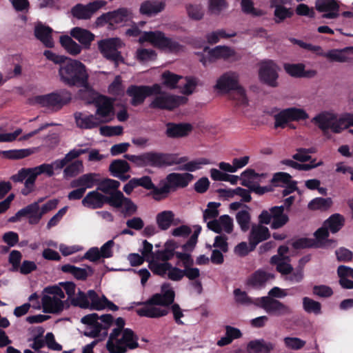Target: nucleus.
Masks as SVG:
<instances>
[{"mask_svg": "<svg viewBox=\"0 0 353 353\" xmlns=\"http://www.w3.org/2000/svg\"><path fill=\"white\" fill-rule=\"evenodd\" d=\"M175 292L170 283H165L161 287V292L153 294L145 302H137V305H144L136 310L139 316L148 318H159L166 316L169 313L168 308L161 309L154 307L160 305L170 306L174 301Z\"/></svg>", "mask_w": 353, "mask_h": 353, "instance_id": "nucleus-1", "label": "nucleus"}, {"mask_svg": "<svg viewBox=\"0 0 353 353\" xmlns=\"http://www.w3.org/2000/svg\"><path fill=\"white\" fill-rule=\"evenodd\" d=\"M221 205L220 203L209 202L208 208L203 211V220L206 221L208 219H215L219 216L217 208Z\"/></svg>", "mask_w": 353, "mask_h": 353, "instance_id": "nucleus-61", "label": "nucleus"}, {"mask_svg": "<svg viewBox=\"0 0 353 353\" xmlns=\"http://www.w3.org/2000/svg\"><path fill=\"white\" fill-rule=\"evenodd\" d=\"M305 65L302 63H285L284 69L285 72L293 77H301L302 72H304Z\"/></svg>", "mask_w": 353, "mask_h": 353, "instance_id": "nucleus-60", "label": "nucleus"}, {"mask_svg": "<svg viewBox=\"0 0 353 353\" xmlns=\"http://www.w3.org/2000/svg\"><path fill=\"white\" fill-rule=\"evenodd\" d=\"M194 179V176L188 172L177 173L172 172L168 174L161 183L169 187V191L175 192L179 188H185Z\"/></svg>", "mask_w": 353, "mask_h": 353, "instance_id": "nucleus-15", "label": "nucleus"}, {"mask_svg": "<svg viewBox=\"0 0 353 353\" xmlns=\"http://www.w3.org/2000/svg\"><path fill=\"white\" fill-rule=\"evenodd\" d=\"M52 32L53 30L50 27L43 25L41 22H39L34 30L35 37L48 48L54 47Z\"/></svg>", "mask_w": 353, "mask_h": 353, "instance_id": "nucleus-26", "label": "nucleus"}, {"mask_svg": "<svg viewBox=\"0 0 353 353\" xmlns=\"http://www.w3.org/2000/svg\"><path fill=\"white\" fill-rule=\"evenodd\" d=\"M345 223V218L343 215L336 213L331 215L325 222L326 226L332 233L339 232Z\"/></svg>", "mask_w": 353, "mask_h": 353, "instance_id": "nucleus-43", "label": "nucleus"}, {"mask_svg": "<svg viewBox=\"0 0 353 353\" xmlns=\"http://www.w3.org/2000/svg\"><path fill=\"white\" fill-rule=\"evenodd\" d=\"M256 306L264 310L269 315L276 317L290 316L293 313L289 305L270 297L256 298Z\"/></svg>", "mask_w": 353, "mask_h": 353, "instance_id": "nucleus-11", "label": "nucleus"}, {"mask_svg": "<svg viewBox=\"0 0 353 353\" xmlns=\"http://www.w3.org/2000/svg\"><path fill=\"white\" fill-rule=\"evenodd\" d=\"M308 50L316 52L317 55L326 57L331 61L343 63L347 61V57L343 54L342 52L339 50L334 49L325 52L321 46L310 43Z\"/></svg>", "mask_w": 353, "mask_h": 353, "instance_id": "nucleus-31", "label": "nucleus"}, {"mask_svg": "<svg viewBox=\"0 0 353 353\" xmlns=\"http://www.w3.org/2000/svg\"><path fill=\"white\" fill-rule=\"evenodd\" d=\"M234 295L236 302L245 305H254L256 306V299L250 297L245 291L237 288L234 290Z\"/></svg>", "mask_w": 353, "mask_h": 353, "instance_id": "nucleus-59", "label": "nucleus"}, {"mask_svg": "<svg viewBox=\"0 0 353 353\" xmlns=\"http://www.w3.org/2000/svg\"><path fill=\"white\" fill-rule=\"evenodd\" d=\"M164 85L170 89L176 88V84L182 78L181 76L175 74L170 71L164 72L161 75Z\"/></svg>", "mask_w": 353, "mask_h": 353, "instance_id": "nucleus-56", "label": "nucleus"}, {"mask_svg": "<svg viewBox=\"0 0 353 353\" xmlns=\"http://www.w3.org/2000/svg\"><path fill=\"white\" fill-rule=\"evenodd\" d=\"M177 259L181 262H177V265H181L184 268L183 274L191 281L196 280L200 276V270L197 268H192L194 260L189 253H178Z\"/></svg>", "mask_w": 353, "mask_h": 353, "instance_id": "nucleus-19", "label": "nucleus"}, {"mask_svg": "<svg viewBox=\"0 0 353 353\" xmlns=\"http://www.w3.org/2000/svg\"><path fill=\"white\" fill-rule=\"evenodd\" d=\"M291 179L292 176L288 173L283 172H276L273 175L271 183L275 187H284L285 185L294 181Z\"/></svg>", "mask_w": 353, "mask_h": 353, "instance_id": "nucleus-54", "label": "nucleus"}, {"mask_svg": "<svg viewBox=\"0 0 353 353\" xmlns=\"http://www.w3.org/2000/svg\"><path fill=\"white\" fill-rule=\"evenodd\" d=\"M61 270L64 273L71 274L77 280L85 281L89 276L94 273L92 267L87 265L86 268H81L70 264H65L61 267Z\"/></svg>", "mask_w": 353, "mask_h": 353, "instance_id": "nucleus-30", "label": "nucleus"}, {"mask_svg": "<svg viewBox=\"0 0 353 353\" xmlns=\"http://www.w3.org/2000/svg\"><path fill=\"white\" fill-rule=\"evenodd\" d=\"M276 344L263 339L250 341L247 345L248 353H271L274 350Z\"/></svg>", "mask_w": 353, "mask_h": 353, "instance_id": "nucleus-28", "label": "nucleus"}, {"mask_svg": "<svg viewBox=\"0 0 353 353\" xmlns=\"http://www.w3.org/2000/svg\"><path fill=\"white\" fill-rule=\"evenodd\" d=\"M108 195L109 196L105 195V204H109L110 206L115 208H121L123 206V201L126 199L122 192L119 190L113 191L112 193Z\"/></svg>", "mask_w": 353, "mask_h": 353, "instance_id": "nucleus-44", "label": "nucleus"}, {"mask_svg": "<svg viewBox=\"0 0 353 353\" xmlns=\"http://www.w3.org/2000/svg\"><path fill=\"white\" fill-rule=\"evenodd\" d=\"M157 57V52L152 49L140 48L136 52L137 59L141 63L154 61Z\"/></svg>", "mask_w": 353, "mask_h": 353, "instance_id": "nucleus-53", "label": "nucleus"}, {"mask_svg": "<svg viewBox=\"0 0 353 353\" xmlns=\"http://www.w3.org/2000/svg\"><path fill=\"white\" fill-rule=\"evenodd\" d=\"M128 16V9L121 8L101 14L97 19L96 23L98 26H104L108 23L110 28H113L114 25L126 21Z\"/></svg>", "mask_w": 353, "mask_h": 353, "instance_id": "nucleus-16", "label": "nucleus"}, {"mask_svg": "<svg viewBox=\"0 0 353 353\" xmlns=\"http://www.w3.org/2000/svg\"><path fill=\"white\" fill-rule=\"evenodd\" d=\"M210 161L206 158H200L182 165L179 170L187 172H194L202 168L203 165L210 164Z\"/></svg>", "mask_w": 353, "mask_h": 353, "instance_id": "nucleus-48", "label": "nucleus"}, {"mask_svg": "<svg viewBox=\"0 0 353 353\" xmlns=\"http://www.w3.org/2000/svg\"><path fill=\"white\" fill-rule=\"evenodd\" d=\"M165 127V134L168 138L171 139L186 137L193 129L192 125L188 123L168 122Z\"/></svg>", "mask_w": 353, "mask_h": 353, "instance_id": "nucleus-23", "label": "nucleus"}, {"mask_svg": "<svg viewBox=\"0 0 353 353\" xmlns=\"http://www.w3.org/2000/svg\"><path fill=\"white\" fill-rule=\"evenodd\" d=\"M97 185L98 186L97 190L98 191H101L108 195L112 193L113 191H116L119 189L120 182L114 179L107 178L101 181L99 180Z\"/></svg>", "mask_w": 353, "mask_h": 353, "instance_id": "nucleus-42", "label": "nucleus"}, {"mask_svg": "<svg viewBox=\"0 0 353 353\" xmlns=\"http://www.w3.org/2000/svg\"><path fill=\"white\" fill-rule=\"evenodd\" d=\"M303 307L307 313H314V314L321 313V304L307 296L303 298Z\"/></svg>", "mask_w": 353, "mask_h": 353, "instance_id": "nucleus-50", "label": "nucleus"}, {"mask_svg": "<svg viewBox=\"0 0 353 353\" xmlns=\"http://www.w3.org/2000/svg\"><path fill=\"white\" fill-rule=\"evenodd\" d=\"M130 170V164L123 159H114L109 165V172L114 177L119 176Z\"/></svg>", "mask_w": 353, "mask_h": 353, "instance_id": "nucleus-36", "label": "nucleus"}, {"mask_svg": "<svg viewBox=\"0 0 353 353\" xmlns=\"http://www.w3.org/2000/svg\"><path fill=\"white\" fill-rule=\"evenodd\" d=\"M97 176L98 174L96 173L83 174L78 179L72 181L70 187L72 188L81 187L85 188V190H86L87 188H92L98 183L99 179H97Z\"/></svg>", "mask_w": 353, "mask_h": 353, "instance_id": "nucleus-33", "label": "nucleus"}, {"mask_svg": "<svg viewBox=\"0 0 353 353\" xmlns=\"http://www.w3.org/2000/svg\"><path fill=\"white\" fill-rule=\"evenodd\" d=\"M60 43L62 47L72 55H77L81 52V46L68 35L60 37Z\"/></svg>", "mask_w": 353, "mask_h": 353, "instance_id": "nucleus-40", "label": "nucleus"}, {"mask_svg": "<svg viewBox=\"0 0 353 353\" xmlns=\"http://www.w3.org/2000/svg\"><path fill=\"white\" fill-rule=\"evenodd\" d=\"M32 176L28 180L25 181L24 188L21 190V193L24 196L28 195L34 190L35 181L39 175L46 174L48 176L50 177L54 174L50 163H43L39 166L32 168Z\"/></svg>", "mask_w": 353, "mask_h": 353, "instance_id": "nucleus-17", "label": "nucleus"}, {"mask_svg": "<svg viewBox=\"0 0 353 353\" xmlns=\"http://www.w3.org/2000/svg\"><path fill=\"white\" fill-rule=\"evenodd\" d=\"M71 303L74 306L79 307L83 309L90 307L88 295L82 291H79L77 296L71 299Z\"/></svg>", "mask_w": 353, "mask_h": 353, "instance_id": "nucleus-64", "label": "nucleus"}, {"mask_svg": "<svg viewBox=\"0 0 353 353\" xmlns=\"http://www.w3.org/2000/svg\"><path fill=\"white\" fill-rule=\"evenodd\" d=\"M139 42H150L154 47L170 53H179L184 50L185 46L176 40L165 37L161 31L144 32L139 38Z\"/></svg>", "mask_w": 353, "mask_h": 353, "instance_id": "nucleus-6", "label": "nucleus"}, {"mask_svg": "<svg viewBox=\"0 0 353 353\" xmlns=\"http://www.w3.org/2000/svg\"><path fill=\"white\" fill-rule=\"evenodd\" d=\"M17 216L27 217L30 225L38 224L42 219L39 202H34L19 210Z\"/></svg>", "mask_w": 353, "mask_h": 353, "instance_id": "nucleus-25", "label": "nucleus"}, {"mask_svg": "<svg viewBox=\"0 0 353 353\" xmlns=\"http://www.w3.org/2000/svg\"><path fill=\"white\" fill-rule=\"evenodd\" d=\"M250 236L261 243L270 237V232L267 227L259 225L252 228Z\"/></svg>", "mask_w": 353, "mask_h": 353, "instance_id": "nucleus-45", "label": "nucleus"}, {"mask_svg": "<svg viewBox=\"0 0 353 353\" xmlns=\"http://www.w3.org/2000/svg\"><path fill=\"white\" fill-rule=\"evenodd\" d=\"M59 74L61 81L70 87L89 88V74L85 65L78 60L68 58L60 65Z\"/></svg>", "mask_w": 353, "mask_h": 353, "instance_id": "nucleus-3", "label": "nucleus"}, {"mask_svg": "<svg viewBox=\"0 0 353 353\" xmlns=\"http://www.w3.org/2000/svg\"><path fill=\"white\" fill-rule=\"evenodd\" d=\"M174 217V214L172 211L165 210L157 215L156 221L158 227L161 230H168L172 225Z\"/></svg>", "mask_w": 353, "mask_h": 353, "instance_id": "nucleus-39", "label": "nucleus"}, {"mask_svg": "<svg viewBox=\"0 0 353 353\" xmlns=\"http://www.w3.org/2000/svg\"><path fill=\"white\" fill-rule=\"evenodd\" d=\"M72 15L79 19H89L91 18L92 13L88 5L83 6L77 4L72 9Z\"/></svg>", "mask_w": 353, "mask_h": 353, "instance_id": "nucleus-51", "label": "nucleus"}, {"mask_svg": "<svg viewBox=\"0 0 353 353\" xmlns=\"http://www.w3.org/2000/svg\"><path fill=\"white\" fill-rule=\"evenodd\" d=\"M74 116L77 127L81 129L91 130L99 127L103 123L102 120L96 114L77 112Z\"/></svg>", "mask_w": 353, "mask_h": 353, "instance_id": "nucleus-21", "label": "nucleus"}, {"mask_svg": "<svg viewBox=\"0 0 353 353\" xmlns=\"http://www.w3.org/2000/svg\"><path fill=\"white\" fill-rule=\"evenodd\" d=\"M83 168L81 161L77 160L67 165L63 170L64 178L74 177L78 175Z\"/></svg>", "mask_w": 353, "mask_h": 353, "instance_id": "nucleus-52", "label": "nucleus"}, {"mask_svg": "<svg viewBox=\"0 0 353 353\" xmlns=\"http://www.w3.org/2000/svg\"><path fill=\"white\" fill-rule=\"evenodd\" d=\"M70 35L83 45L85 49L90 48L91 43L95 37L94 34L90 31L79 27L72 28L70 31Z\"/></svg>", "mask_w": 353, "mask_h": 353, "instance_id": "nucleus-32", "label": "nucleus"}, {"mask_svg": "<svg viewBox=\"0 0 353 353\" xmlns=\"http://www.w3.org/2000/svg\"><path fill=\"white\" fill-rule=\"evenodd\" d=\"M97 44L99 52L107 60L112 61L116 65L124 62V58L119 51V49L123 46V42L119 38L101 39Z\"/></svg>", "mask_w": 353, "mask_h": 353, "instance_id": "nucleus-8", "label": "nucleus"}, {"mask_svg": "<svg viewBox=\"0 0 353 353\" xmlns=\"http://www.w3.org/2000/svg\"><path fill=\"white\" fill-rule=\"evenodd\" d=\"M216 89L228 93L231 90L235 91L233 99L237 105H246L248 100L244 88L239 84V74L235 72H226L216 81Z\"/></svg>", "mask_w": 353, "mask_h": 353, "instance_id": "nucleus-5", "label": "nucleus"}, {"mask_svg": "<svg viewBox=\"0 0 353 353\" xmlns=\"http://www.w3.org/2000/svg\"><path fill=\"white\" fill-rule=\"evenodd\" d=\"M259 77L262 82L271 86H277L278 74L276 65L272 60L263 62L259 69Z\"/></svg>", "mask_w": 353, "mask_h": 353, "instance_id": "nucleus-18", "label": "nucleus"}, {"mask_svg": "<svg viewBox=\"0 0 353 353\" xmlns=\"http://www.w3.org/2000/svg\"><path fill=\"white\" fill-rule=\"evenodd\" d=\"M283 342L286 347L294 350H301L305 345V341L297 337H285Z\"/></svg>", "mask_w": 353, "mask_h": 353, "instance_id": "nucleus-63", "label": "nucleus"}, {"mask_svg": "<svg viewBox=\"0 0 353 353\" xmlns=\"http://www.w3.org/2000/svg\"><path fill=\"white\" fill-rule=\"evenodd\" d=\"M160 185H161L160 188L154 185V188H152V191L150 192L152 198L157 201H160L166 199L170 193L169 191V187L168 185H165L164 183H161Z\"/></svg>", "mask_w": 353, "mask_h": 353, "instance_id": "nucleus-58", "label": "nucleus"}, {"mask_svg": "<svg viewBox=\"0 0 353 353\" xmlns=\"http://www.w3.org/2000/svg\"><path fill=\"white\" fill-rule=\"evenodd\" d=\"M161 92V87L158 83L152 86L131 85L128 88L126 94L132 98L130 104L136 107L141 105L148 97L160 94Z\"/></svg>", "mask_w": 353, "mask_h": 353, "instance_id": "nucleus-12", "label": "nucleus"}, {"mask_svg": "<svg viewBox=\"0 0 353 353\" xmlns=\"http://www.w3.org/2000/svg\"><path fill=\"white\" fill-rule=\"evenodd\" d=\"M353 126V113H344L339 117L336 115V125H334V133H341L343 130Z\"/></svg>", "mask_w": 353, "mask_h": 353, "instance_id": "nucleus-38", "label": "nucleus"}, {"mask_svg": "<svg viewBox=\"0 0 353 353\" xmlns=\"http://www.w3.org/2000/svg\"><path fill=\"white\" fill-rule=\"evenodd\" d=\"M150 103V108L173 110L187 101V99L184 97L168 94L161 92Z\"/></svg>", "mask_w": 353, "mask_h": 353, "instance_id": "nucleus-14", "label": "nucleus"}, {"mask_svg": "<svg viewBox=\"0 0 353 353\" xmlns=\"http://www.w3.org/2000/svg\"><path fill=\"white\" fill-rule=\"evenodd\" d=\"M332 200L330 197H316L309 202L307 208L310 210L326 211L332 206Z\"/></svg>", "mask_w": 353, "mask_h": 353, "instance_id": "nucleus-41", "label": "nucleus"}, {"mask_svg": "<svg viewBox=\"0 0 353 353\" xmlns=\"http://www.w3.org/2000/svg\"><path fill=\"white\" fill-rule=\"evenodd\" d=\"M124 158L139 168L152 167L162 168L173 165L181 164L188 160L187 157L178 158L176 154H170L150 151L139 155L125 154Z\"/></svg>", "mask_w": 353, "mask_h": 353, "instance_id": "nucleus-2", "label": "nucleus"}, {"mask_svg": "<svg viewBox=\"0 0 353 353\" xmlns=\"http://www.w3.org/2000/svg\"><path fill=\"white\" fill-rule=\"evenodd\" d=\"M165 3L162 1L147 0L143 1L140 6V12L142 14L151 17L163 10Z\"/></svg>", "mask_w": 353, "mask_h": 353, "instance_id": "nucleus-34", "label": "nucleus"}, {"mask_svg": "<svg viewBox=\"0 0 353 353\" xmlns=\"http://www.w3.org/2000/svg\"><path fill=\"white\" fill-rule=\"evenodd\" d=\"M316 9L323 12V18L336 19L339 15V4L337 0H316Z\"/></svg>", "mask_w": 353, "mask_h": 353, "instance_id": "nucleus-20", "label": "nucleus"}, {"mask_svg": "<svg viewBox=\"0 0 353 353\" xmlns=\"http://www.w3.org/2000/svg\"><path fill=\"white\" fill-rule=\"evenodd\" d=\"M311 121L324 133L328 130H331L334 132V127L336 125V114L329 112H323L313 117Z\"/></svg>", "mask_w": 353, "mask_h": 353, "instance_id": "nucleus-24", "label": "nucleus"}, {"mask_svg": "<svg viewBox=\"0 0 353 353\" xmlns=\"http://www.w3.org/2000/svg\"><path fill=\"white\" fill-rule=\"evenodd\" d=\"M148 267L154 274L163 277L166 274L168 270L171 268V263L169 262H164L161 263L156 261L152 260L149 262Z\"/></svg>", "mask_w": 353, "mask_h": 353, "instance_id": "nucleus-49", "label": "nucleus"}, {"mask_svg": "<svg viewBox=\"0 0 353 353\" xmlns=\"http://www.w3.org/2000/svg\"><path fill=\"white\" fill-rule=\"evenodd\" d=\"M91 98L88 101L89 104H94L96 108L95 114L102 120L103 123L112 121L115 115L114 101L111 98L96 92L90 91Z\"/></svg>", "mask_w": 353, "mask_h": 353, "instance_id": "nucleus-7", "label": "nucleus"}, {"mask_svg": "<svg viewBox=\"0 0 353 353\" xmlns=\"http://www.w3.org/2000/svg\"><path fill=\"white\" fill-rule=\"evenodd\" d=\"M88 299L90 300V308L95 310H102L105 309V305H103L102 297L99 298L97 293L93 290H90L87 292Z\"/></svg>", "mask_w": 353, "mask_h": 353, "instance_id": "nucleus-57", "label": "nucleus"}, {"mask_svg": "<svg viewBox=\"0 0 353 353\" xmlns=\"http://www.w3.org/2000/svg\"><path fill=\"white\" fill-rule=\"evenodd\" d=\"M285 207L274 206L272 207V214H273V219L271 223V228L276 230L284 226L289 221L288 216L284 213Z\"/></svg>", "mask_w": 353, "mask_h": 353, "instance_id": "nucleus-35", "label": "nucleus"}, {"mask_svg": "<svg viewBox=\"0 0 353 353\" xmlns=\"http://www.w3.org/2000/svg\"><path fill=\"white\" fill-rule=\"evenodd\" d=\"M210 176L214 181H228L232 185H236L239 179L236 175L223 173L216 168L210 170Z\"/></svg>", "mask_w": 353, "mask_h": 353, "instance_id": "nucleus-46", "label": "nucleus"}, {"mask_svg": "<svg viewBox=\"0 0 353 353\" xmlns=\"http://www.w3.org/2000/svg\"><path fill=\"white\" fill-rule=\"evenodd\" d=\"M275 276L273 273L265 272L259 269L253 272L246 280V285L254 289H261L265 287L266 283L274 279Z\"/></svg>", "mask_w": 353, "mask_h": 353, "instance_id": "nucleus-22", "label": "nucleus"}, {"mask_svg": "<svg viewBox=\"0 0 353 353\" xmlns=\"http://www.w3.org/2000/svg\"><path fill=\"white\" fill-rule=\"evenodd\" d=\"M41 303L45 313L59 314L64 308L63 301L56 296L44 295L41 299Z\"/></svg>", "mask_w": 353, "mask_h": 353, "instance_id": "nucleus-29", "label": "nucleus"}, {"mask_svg": "<svg viewBox=\"0 0 353 353\" xmlns=\"http://www.w3.org/2000/svg\"><path fill=\"white\" fill-rule=\"evenodd\" d=\"M138 336L130 328H114L109 336L106 348L110 353H125L139 347Z\"/></svg>", "mask_w": 353, "mask_h": 353, "instance_id": "nucleus-4", "label": "nucleus"}, {"mask_svg": "<svg viewBox=\"0 0 353 353\" xmlns=\"http://www.w3.org/2000/svg\"><path fill=\"white\" fill-rule=\"evenodd\" d=\"M236 219L243 232L249 230L251 216L248 210H243L238 212L236 214Z\"/></svg>", "mask_w": 353, "mask_h": 353, "instance_id": "nucleus-55", "label": "nucleus"}, {"mask_svg": "<svg viewBox=\"0 0 353 353\" xmlns=\"http://www.w3.org/2000/svg\"><path fill=\"white\" fill-rule=\"evenodd\" d=\"M204 52H208V57L202 56L200 61L204 66L208 63L214 62L218 59L234 62L241 59V57L232 48L227 46H217L210 49L209 47L204 48Z\"/></svg>", "mask_w": 353, "mask_h": 353, "instance_id": "nucleus-9", "label": "nucleus"}, {"mask_svg": "<svg viewBox=\"0 0 353 353\" xmlns=\"http://www.w3.org/2000/svg\"><path fill=\"white\" fill-rule=\"evenodd\" d=\"M274 128H285L290 121H304L309 118V114L302 108L292 107L281 110L274 117Z\"/></svg>", "mask_w": 353, "mask_h": 353, "instance_id": "nucleus-13", "label": "nucleus"}, {"mask_svg": "<svg viewBox=\"0 0 353 353\" xmlns=\"http://www.w3.org/2000/svg\"><path fill=\"white\" fill-rule=\"evenodd\" d=\"M81 203L91 210L101 208L105 205V195L97 190L89 192L82 199Z\"/></svg>", "mask_w": 353, "mask_h": 353, "instance_id": "nucleus-27", "label": "nucleus"}, {"mask_svg": "<svg viewBox=\"0 0 353 353\" xmlns=\"http://www.w3.org/2000/svg\"><path fill=\"white\" fill-rule=\"evenodd\" d=\"M71 93L66 90H61L44 95L35 96L32 99V104H38L41 107L61 108L71 101Z\"/></svg>", "mask_w": 353, "mask_h": 353, "instance_id": "nucleus-10", "label": "nucleus"}, {"mask_svg": "<svg viewBox=\"0 0 353 353\" xmlns=\"http://www.w3.org/2000/svg\"><path fill=\"white\" fill-rule=\"evenodd\" d=\"M292 246L295 250L316 248V242L313 239L303 237L294 241Z\"/></svg>", "mask_w": 353, "mask_h": 353, "instance_id": "nucleus-62", "label": "nucleus"}, {"mask_svg": "<svg viewBox=\"0 0 353 353\" xmlns=\"http://www.w3.org/2000/svg\"><path fill=\"white\" fill-rule=\"evenodd\" d=\"M32 153L33 150L30 148L14 149L0 151V154H1L3 158L10 160L22 159L29 157Z\"/></svg>", "mask_w": 353, "mask_h": 353, "instance_id": "nucleus-37", "label": "nucleus"}, {"mask_svg": "<svg viewBox=\"0 0 353 353\" xmlns=\"http://www.w3.org/2000/svg\"><path fill=\"white\" fill-rule=\"evenodd\" d=\"M274 21L276 23H281L286 19L293 17L294 12L292 8H288L285 6H277L274 7Z\"/></svg>", "mask_w": 353, "mask_h": 353, "instance_id": "nucleus-47", "label": "nucleus"}]
</instances>
